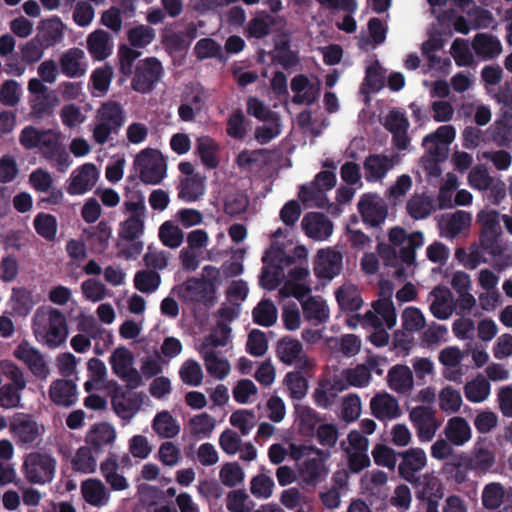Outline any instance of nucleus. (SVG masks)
Wrapping results in <instances>:
<instances>
[{
    "label": "nucleus",
    "instance_id": "nucleus-1",
    "mask_svg": "<svg viewBox=\"0 0 512 512\" xmlns=\"http://www.w3.org/2000/svg\"><path fill=\"white\" fill-rule=\"evenodd\" d=\"M44 315L40 316L36 313L34 326L35 332L43 333L46 344L55 348L63 344L67 338L68 328L64 314L57 309H50L48 313L47 323L40 326V322L44 321Z\"/></svg>",
    "mask_w": 512,
    "mask_h": 512
},
{
    "label": "nucleus",
    "instance_id": "nucleus-2",
    "mask_svg": "<svg viewBox=\"0 0 512 512\" xmlns=\"http://www.w3.org/2000/svg\"><path fill=\"white\" fill-rule=\"evenodd\" d=\"M27 480L32 484H45L53 480L56 460L49 454L33 452L24 461Z\"/></svg>",
    "mask_w": 512,
    "mask_h": 512
},
{
    "label": "nucleus",
    "instance_id": "nucleus-3",
    "mask_svg": "<svg viewBox=\"0 0 512 512\" xmlns=\"http://www.w3.org/2000/svg\"><path fill=\"white\" fill-rule=\"evenodd\" d=\"M162 75L161 62L156 57H148L136 65L131 87L138 93H149L160 81Z\"/></svg>",
    "mask_w": 512,
    "mask_h": 512
},
{
    "label": "nucleus",
    "instance_id": "nucleus-4",
    "mask_svg": "<svg viewBox=\"0 0 512 512\" xmlns=\"http://www.w3.org/2000/svg\"><path fill=\"white\" fill-rule=\"evenodd\" d=\"M135 165L139 168L140 180L145 184H159L166 176V163L153 150L141 151L135 159Z\"/></svg>",
    "mask_w": 512,
    "mask_h": 512
},
{
    "label": "nucleus",
    "instance_id": "nucleus-5",
    "mask_svg": "<svg viewBox=\"0 0 512 512\" xmlns=\"http://www.w3.org/2000/svg\"><path fill=\"white\" fill-rule=\"evenodd\" d=\"M184 303H202L211 306L214 301V288L204 279L188 278L173 289Z\"/></svg>",
    "mask_w": 512,
    "mask_h": 512
},
{
    "label": "nucleus",
    "instance_id": "nucleus-6",
    "mask_svg": "<svg viewBox=\"0 0 512 512\" xmlns=\"http://www.w3.org/2000/svg\"><path fill=\"white\" fill-rule=\"evenodd\" d=\"M471 472L476 476L493 472L496 465L495 449L492 443L478 441L469 454H466Z\"/></svg>",
    "mask_w": 512,
    "mask_h": 512
},
{
    "label": "nucleus",
    "instance_id": "nucleus-7",
    "mask_svg": "<svg viewBox=\"0 0 512 512\" xmlns=\"http://www.w3.org/2000/svg\"><path fill=\"white\" fill-rule=\"evenodd\" d=\"M409 419L421 442L431 441L440 426L435 416V411L429 406L420 405L414 407L409 412Z\"/></svg>",
    "mask_w": 512,
    "mask_h": 512
},
{
    "label": "nucleus",
    "instance_id": "nucleus-8",
    "mask_svg": "<svg viewBox=\"0 0 512 512\" xmlns=\"http://www.w3.org/2000/svg\"><path fill=\"white\" fill-rule=\"evenodd\" d=\"M357 206L363 222L373 227L380 226L387 218V205L377 194H363Z\"/></svg>",
    "mask_w": 512,
    "mask_h": 512
},
{
    "label": "nucleus",
    "instance_id": "nucleus-9",
    "mask_svg": "<svg viewBox=\"0 0 512 512\" xmlns=\"http://www.w3.org/2000/svg\"><path fill=\"white\" fill-rule=\"evenodd\" d=\"M13 354L15 358L25 363L34 376L40 379L47 378L49 368L45 363L43 355L27 341L21 342Z\"/></svg>",
    "mask_w": 512,
    "mask_h": 512
},
{
    "label": "nucleus",
    "instance_id": "nucleus-10",
    "mask_svg": "<svg viewBox=\"0 0 512 512\" xmlns=\"http://www.w3.org/2000/svg\"><path fill=\"white\" fill-rule=\"evenodd\" d=\"M399 457L401 462L398 465V474L407 482L417 478V473L427 465V457L422 448H410L399 452Z\"/></svg>",
    "mask_w": 512,
    "mask_h": 512
},
{
    "label": "nucleus",
    "instance_id": "nucleus-11",
    "mask_svg": "<svg viewBox=\"0 0 512 512\" xmlns=\"http://www.w3.org/2000/svg\"><path fill=\"white\" fill-rule=\"evenodd\" d=\"M10 430L18 444H32L39 436L37 422L30 414L22 412L13 415Z\"/></svg>",
    "mask_w": 512,
    "mask_h": 512
},
{
    "label": "nucleus",
    "instance_id": "nucleus-12",
    "mask_svg": "<svg viewBox=\"0 0 512 512\" xmlns=\"http://www.w3.org/2000/svg\"><path fill=\"white\" fill-rule=\"evenodd\" d=\"M99 177L97 167L93 163H86L76 169L70 177L67 193L70 195H82L91 190Z\"/></svg>",
    "mask_w": 512,
    "mask_h": 512
},
{
    "label": "nucleus",
    "instance_id": "nucleus-13",
    "mask_svg": "<svg viewBox=\"0 0 512 512\" xmlns=\"http://www.w3.org/2000/svg\"><path fill=\"white\" fill-rule=\"evenodd\" d=\"M428 156L421 158L423 167L430 175L437 176L440 174L439 163L445 161L448 156V146L435 140L432 136L427 135L422 142Z\"/></svg>",
    "mask_w": 512,
    "mask_h": 512
},
{
    "label": "nucleus",
    "instance_id": "nucleus-14",
    "mask_svg": "<svg viewBox=\"0 0 512 512\" xmlns=\"http://www.w3.org/2000/svg\"><path fill=\"white\" fill-rule=\"evenodd\" d=\"M59 70L69 78H80L86 74L85 52L77 47L70 48L59 57Z\"/></svg>",
    "mask_w": 512,
    "mask_h": 512
},
{
    "label": "nucleus",
    "instance_id": "nucleus-15",
    "mask_svg": "<svg viewBox=\"0 0 512 512\" xmlns=\"http://www.w3.org/2000/svg\"><path fill=\"white\" fill-rule=\"evenodd\" d=\"M343 256L332 249L320 250L314 265V273L320 279L331 280L342 269Z\"/></svg>",
    "mask_w": 512,
    "mask_h": 512
},
{
    "label": "nucleus",
    "instance_id": "nucleus-16",
    "mask_svg": "<svg viewBox=\"0 0 512 512\" xmlns=\"http://www.w3.org/2000/svg\"><path fill=\"white\" fill-rule=\"evenodd\" d=\"M301 227L305 234L315 240H326L333 232V224L323 213H307L302 221Z\"/></svg>",
    "mask_w": 512,
    "mask_h": 512
},
{
    "label": "nucleus",
    "instance_id": "nucleus-17",
    "mask_svg": "<svg viewBox=\"0 0 512 512\" xmlns=\"http://www.w3.org/2000/svg\"><path fill=\"white\" fill-rule=\"evenodd\" d=\"M410 483L415 489L416 498L421 502L440 500L444 495L442 484L433 473L419 475Z\"/></svg>",
    "mask_w": 512,
    "mask_h": 512
},
{
    "label": "nucleus",
    "instance_id": "nucleus-18",
    "mask_svg": "<svg viewBox=\"0 0 512 512\" xmlns=\"http://www.w3.org/2000/svg\"><path fill=\"white\" fill-rule=\"evenodd\" d=\"M65 25L58 16L41 20L37 26L35 37L47 49L61 43L64 38Z\"/></svg>",
    "mask_w": 512,
    "mask_h": 512
},
{
    "label": "nucleus",
    "instance_id": "nucleus-19",
    "mask_svg": "<svg viewBox=\"0 0 512 512\" xmlns=\"http://www.w3.org/2000/svg\"><path fill=\"white\" fill-rule=\"evenodd\" d=\"M316 456L317 457H307L299 467V475L302 481L308 486H316L328 475V468L325 465V460L328 455Z\"/></svg>",
    "mask_w": 512,
    "mask_h": 512
},
{
    "label": "nucleus",
    "instance_id": "nucleus-20",
    "mask_svg": "<svg viewBox=\"0 0 512 512\" xmlns=\"http://www.w3.org/2000/svg\"><path fill=\"white\" fill-rule=\"evenodd\" d=\"M49 396L56 405L70 407L78 400L77 385L70 379H57L50 385Z\"/></svg>",
    "mask_w": 512,
    "mask_h": 512
},
{
    "label": "nucleus",
    "instance_id": "nucleus-21",
    "mask_svg": "<svg viewBox=\"0 0 512 512\" xmlns=\"http://www.w3.org/2000/svg\"><path fill=\"white\" fill-rule=\"evenodd\" d=\"M116 438V431L112 425L106 422L94 424L86 435L85 441L87 447L95 453H100L103 449L111 445Z\"/></svg>",
    "mask_w": 512,
    "mask_h": 512
},
{
    "label": "nucleus",
    "instance_id": "nucleus-22",
    "mask_svg": "<svg viewBox=\"0 0 512 512\" xmlns=\"http://www.w3.org/2000/svg\"><path fill=\"white\" fill-rule=\"evenodd\" d=\"M372 415L378 420H392L401 415V410L397 399L388 394H377L370 401Z\"/></svg>",
    "mask_w": 512,
    "mask_h": 512
},
{
    "label": "nucleus",
    "instance_id": "nucleus-23",
    "mask_svg": "<svg viewBox=\"0 0 512 512\" xmlns=\"http://www.w3.org/2000/svg\"><path fill=\"white\" fill-rule=\"evenodd\" d=\"M86 47L94 60L103 61L112 54L113 42L107 31L97 29L88 35Z\"/></svg>",
    "mask_w": 512,
    "mask_h": 512
},
{
    "label": "nucleus",
    "instance_id": "nucleus-24",
    "mask_svg": "<svg viewBox=\"0 0 512 512\" xmlns=\"http://www.w3.org/2000/svg\"><path fill=\"white\" fill-rule=\"evenodd\" d=\"M80 488L83 499L91 506L102 507L109 503L110 492L100 479H86Z\"/></svg>",
    "mask_w": 512,
    "mask_h": 512
},
{
    "label": "nucleus",
    "instance_id": "nucleus-25",
    "mask_svg": "<svg viewBox=\"0 0 512 512\" xmlns=\"http://www.w3.org/2000/svg\"><path fill=\"white\" fill-rule=\"evenodd\" d=\"M396 156H394L395 158ZM393 157L390 158L383 154H370L363 163L365 179L368 182L381 180L387 172L394 166Z\"/></svg>",
    "mask_w": 512,
    "mask_h": 512
},
{
    "label": "nucleus",
    "instance_id": "nucleus-26",
    "mask_svg": "<svg viewBox=\"0 0 512 512\" xmlns=\"http://www.w3.org/2000/svg\"><path fill=\"white\" fill-rule=\"evenodd\" d=\"M387 382L391 390L399 394H409L414 384L412 371L406 365H394L388 371Z\"/></svg>",
    "mask_w": 512,
    "mask_h": 512
},
{
    "label": "nucleus",
    "instance_id": "nucleus-27",
    "mask_svg": "<svg viewBox=\"0 0 512 512\" xmlns=\"http://www.w3.org/2000/svg\"><path fill=\"white\" fill-rule=\"evenodd\" d=\"M470 466L466 458V453H458L445 461L442 466V473L447 480L454 481L457 484H463L468 481V472Z\"/></svg>",
    "mask_w": 512,
    "mask_h": 512
},
{
    "label": "nucleus",
    "instance_id": "nucleus-28",
    "mask_svg": "<svg viewBox=\"0 0 512 512\" xmlns=\"http://www.w3.org/2000/svg\"><path fill=\"white\" fill-rule=\"evenodd\" d=\"M83 234L89 243L91 250L96 253L104 252L109 246L112 229L107 221L102 220L96 226L84 229Z\"/></svg>",
    "mask_w": 512,
    "mask_h": 512
},
{
    "label": "nucleus",
    "instance_id": "nucleus-29",
    "mask_svg": "<svg viewBox=\"0 0 512 512\" xmlns=\"http://www.w3.org/2000/svg\"><path fill=\"white\" fill-rule=\"evenodd\" d=\"M472 48L477 56L484 59H494L502 52L499 39L489 33H477L472 41Z\"/></svg>",
    "mask_w": 512,
    "mask_h": 512
},
{
    "label": "nucleus",
    "instance_id": "nucleus-30",
    "mask_svg": "<svg viewBox=\"0 0 512 512\" xmlns=\"http://www.w3.org/2000/svg\"><path fill=\"white\" fill-rule=\"evenodd\" d=\"M298 197L307 208H320L325 209L329 206L325 189L318 187L317 183L313 181L310 184L300 186Z\"/></svg>",
    "mask_w": 512,
    "mask_h": 512
},
{
    "label": "nucleus",
    "instance_id": "nucleus-31",
    "mask_svg": "<svg viewBox=\"0 0 512 512\" xmlns=\"http://www.w3.org/2000/svg\"><path fill=\"white\" fill-rule=\"evenodd\" d=\"M201 354L205 362L207 372L214 378L222 380L230 372V364L227 359L219 358L213 349H208V344L203 343Z\"/></svg>",
    "mask_w": 512,
    "mask_h": 512
},
{
    "label": "nucleus",
    "instance_id": "nucleus-32",
    "mask_svg": "<svg viewBox=\"0 0 512 512\" xmlns=\"http://www.w3.org/2000/svg\"><path fill=\"white\" fill-rule=\"evenodd\" d=\"M447 440L456 446H462L471 438V429L468 422L462 417H453L448 420L444 429Z\"/></svg>",
    "mask_w": 512,
    "mask_h": 512
},
{
    "label": "nucleus",
    "instance_id": "nucleus-33",
    "mask_svg": "<svg viewBox=\"0 0 512 512\" xmlns=\"http://www.w3.org/2000/svg\"><path fill=\"white\" fill-rule=\"evenodd\" d=\"M431 294L435 296L434 301L430 305L432 315L440 320L448 319L453 312L450 305L451 291L447 287L437 286L432 290Z\"/></svg>",
    "mask_w": 512,
    "mask_h": 512
},
{
    "label": "nucleus",
    "instance_id": "nucleus-34",
    "mask_svg": "<svg viewBox=\"0 0 512 512\" xmlns=\"http://www.w3.org/2000/svg\"><path fill=\"white\" fill-rule=\"evenodd\" d=\"M127 181L129 184L125 187V211L133 214H145V197L143 193L137 189L138 182L136 178L130 176Z\"/></svg>",
    "mask_w": 512,
    "mask_h": 512
},
{
    "label": "nucleus",
    "instance_id": "nucleus-35",
    "mask_svg": "<svg viewBox=\"0 0 512 512\" xmlns=\"http://www.w3.org/2000/svg\"><path fill=\"white\" fill-rule=\"evenodd\" d=\"M295 414L298 421L299 431L305 436H312L321 418L319 414L309 406L295 405Z\"/></svg>",
    "mask_w": 512,
    "mask_h": 512
},
{
    "label": "nucleus",
    "instance_id": "nucleus-36",
    "mask_svg": "<svg viewBox=\"0 0 512 512\" xmlns=\"http://www.w3.org/2000/svg\"><path fill=\"white\" fill-rule=\"evenodd\" d=\"M335 297L339 307L345 312H356L363 305L362 297L354 285L340 287Z\"/></svg>",
    "mask_w": 512,
    "mask_h": 512
},
{
    "label": "nucleus",
    "instance_id": "nucleus-37",
    "mask_svg": "<svg viewBox=\"0 0 512 512\" xmlns=\"http://www.w3.org/2000/svg\"><path fill=\"white\" fill-rule=\"evenodd\" d=\"M303 352L302 344L297 340L285 336L277 342L276 353L281 362L292 364L300 358Z\"/></svg>",
    "mask_w": 512,
    "mask_h": 512
},
{
    "label": "nucleus",
    "instance_id": "nucleus-38",
    "mask_svg": "<svg viewBox=\"0 0 512 512\" xmlns=\"http://www.w3.org/2000/svg\"><path fill=\"white\" fill-rule=\"evenodd\" d=\"M406 209L411 218L420 220L427 218L434 210V206L431 197L415 194L407 201Z\"/></svg>",
    "mask_w": 512,
    "mask_h": 512
},
{
    "label": "nucleus",
    "instance_id": "nucleus-39",
    "mask_svg": "<svg viewBox=\"0 0 512 512\" xmlns=\"http://www.w3.org/2000/svg\"><path fill=\"white\" fill-rule=\"evenodd\" d=\"M152 428L162 438H173L180 432V425L168 411L159 412L155 416Z\"/></svg>",
    "mask_w": 512,
    "mask_h": 512
},
{
    "label": "nucleus",
    "instance_id": "nucleus-40",
    "mask_svg": "<svg viewBox=\"0 0 512 512\" xmlns=\"http://www.w3.org/2000/svg\"><path fill=\"white\" fill-rule=\"evenodd\" d=\"M195 28L191 27L186 32H168L163 35V44L171 52L186 50L195 37Z\"/></svg>",
    "mask_w": 512,
    "mask_h": 512
},
{
    "label": "nucleus",
    "instance_id": "nucleus-41",
    "mask_svg": "<svg viewBox=\"0 0 512 512\" xmlns=\"http://www.w3.org/2000/svg\"><path fill=\"white\" fill-rule=\"evenodd\" d=\"M384 285L388 288V298L387 299H379L373 302L372 307L376 314L381 316V318L385 321L388 328H392L396 324V312L395 307L390 299L391 291H392V285L389 281H386L385 283L381 284V289H384Z\"/></svg>",
    "mask_w": 512,
    "mask_h": 512
},
{
    "label": "nucleus",
    "instance_id": "nucleus-42",
    "mask_svg": "<svg viewBox=\"0 0 512 512\" xmlns=\"http://www.w3.org/2000/svg\"><path fill=\"white\" fill-rule=\"evenodd\" d=\"M254 323L270 327L277 320V308L270 299H262L252 311Z\"/></svg>",
    "mask_w": 512,
    "mask_h": 512
},
{
    "label": "nucleus",
    "instance_id": "nucleus-43",
    "mask_svg": "<svg viewBox=\"0 0 512 512\" xmlns=\"http://www.w3.org/2000/svg\"><path fill=\"white\" fill-rule=\"evenodd\" d=\"M179 188L178 197L185 202L196 201L204 194V183L198 175L184 178Z\"/></svg>",
    "mask_w": 512,
    "mask_h": 512
},
{
    "label": "nucleus",
    "instance_id": "nucleus-44",
    "mask_svg": "<svg viewBox=\"0 0 512 512\" xmlns=\"http://www.w3.org/2000/svg\"><path fill=\"white\" fill-rule=\"evenodd\" d=\"M34 229L38 235L47 241H54L57 234V218L48 213H38L33 221Z\"/></svg>",
    "mask_w": 512,
    "mask_h": 512
},
{
    "label": "nucleus",
    "instance_id": "nucleus-45",
    "mask_svg": "<svg viewBox=\"0 0 512 512\" xmlns=\"http://www.w3.org/2000/svg\"><path fill=\"white\" fill-rule=\"evenodd\" d=\"M71 464L74 471L84 474L94 473L97 468V462L92 455V450L87 446L78 448L71 460Z\"/></svg>",
    "mask_w": 512,
    "mask_h": 512
},
{
    "label": "nucleus",
    "instance_id": "nucleus-46",
    "mask_svg": "<svg viewBox=\"0 0 512 512\" xmlns=\"http://www.w3.org/2000/svg\"><path fill=\"white\" fill-rule=\"evenodd\" d=\"M217 150L218 145L213 139L209 137L199 139L197 145L198 155L203 165L208 169H215L219 165Z\"/></svg>",
    "mask_w": 512,
    "mask_h": 512
},
{
    "label": "nucleus",
    "instance_id": "nucleus-47",
    "mask_svg": "<svg viewBox=\"0 0 512 512\" xmlns=\"http://www.w3.org/2000/svg\"><path fill=\"white\" fill-rule=\"evenodd\" d=\"M195 55L198 59L215 58L219 61H225V55L220 44L212 38L200 39L194 47Z\"/></svg>",
    "mask_w": 512,
    "mask_h": 512
},
{
    "label": "nucleus",
    "instance_id": "nucleus-48",
    "mask_svg": "<svg viewBox=\"0 0 512 512\" xmlns=\"http://www.w3.org/2000/svg\"><path fill=\"white\" fill-rule=\"evenodd\" d=\"M145 214H133L122 223L119 232L120 237L126 241H134L138 239L144 232Z\"/></svg>",
    "mask_w": 512,
    "mask_h": 512
},
{
    "label": "nucleus",
    "instance_id": "nucleus-49",
    "mask_svg": "<svg viewBox=\"0 0 512 512\" xmlns=\"http://www.w3.org/2000/svg\"><path fill=\"white\" fill-rule=\"evenodd\" d=\"M254 505L243 489L232 490L226 496V508L229 512H251Z\"/></svg>",
    "mask_w": 512,
    "mask_h": 512
},
{
    "label": "nucleus",
    "instance_id": "nucleus-50",
    "mask_svg": "<svg viewBox=\"0 0 512 512\" xmlns=\"http://www.w3.org/2000/svg\"><path fill=\"white\" fill-rule=\"evenodd\" d=\"M385 79L386 76L378 64L368 66L361 92L363 94L379 92L384 87Z\"/></svg>",
    "mask_w": 512,
    "mask_h": 512
},
{
    "label": "nucleus",
    "instance_id": "nucleus-51",
    "mask_svg": "<svg viewBox=\"0 0 512 512\" xmlns=\"http://www.w3.org/2000/svg\"><path fill=\"white\" fill-rule=\"evenodd\" d=\"M424 244V236L420 231H415L409 234L408 243L401 246L398 253V260L400 259L407 265H413L416 261V249L422 247Z\"/></svg>",
    "mask_w": 512,
    "mask_h": 512
},
{
    "label": "nucleus",
    "instance_id": "nucleus-52",
    "mask_svg": "<svg viewBox=\"0 0 512 512\" xmlns=\"http://www.w3.org/2000/svg\"><path fill=\"white\" fill-rule=\"evenodd\" d=\"M505 496V490L502 484L492 482L487 484L482 491V504L490 510L498 509Z\"/></svg>",
    "mask_w": 512,
    "mask_h": 512
},
{
    "label": "nucleus",
    "instance_id": "nucleus-53",
    "mask_svg": "<svg viewBox=\"0 0 512 512\" xmlns=\"http://www.w3.org/2000/svg\"><path fill=\"white\" fill-rule=\"evenodd\" d=\"M98 118L116 130H118L124 121L121 106L113 101L102 104L98 112Z\"/></svg>",
    "mask_w": 512,
    "mask_h": 512
},
{
    "label": "nucleus",
    "instance_id": "nucleus-54",
    "mask_svg": "<svg viewBox=\"0 0 512 512\" xmlns=\"http://www.w3.org/2000/svg\"><path fill=\"white\" fill-rule=\"evenodd\" d=\"M133 362V353L124 346L116 348L109 358V363L112 367L113 373L116 374L117 376L121 375L122 372L131 368Z\"/></svg>",
    "mask_w": 512,
    "mask_h": 512
},
{
    "label": "nucleus",
    "instance_id": "nucleus-55",
    "mask_svg": "<svg viewBox=\"0 0 512 512\" xmlns=\"http://www.w3.org/2000/svg\"><path fill=\"white\" fill-rule=\"evenodd\" d=\"M33 295L25 288L13 289L12 309L19 316H26L34 307Z\"/></svg>",
    "mask_w": 512,
    "mask_h": 512
},
{
    "label": "nucleus",
    "instance_id": "nucleus-56",
    "mask_svg": "<svg viewBox=\"0 0 512 512\" xmlns=\"http://www.w3.org/2000/svg\"><path fill=\"white\" fill-rule=\"evenodd\" d=\"M372 457L376 465L394 470L399 453L385 444H376L372 449Z\"/></svg>",
    "mask_w": 512,
    "mask_h": 512
},
{
    "label": "nucleus",
    "instance_id": "nucleus-57",
    "mask_svg": "<svg viewBox=\"0 0 512 512\" xmlns=\"http://www.w3.org/2000/svg\"><path fill=\"white\" fill-rule=\"evenodd\" d=\"M160 275L151 270H140L134 276V286L142 293H152L160 285Z\"/></svg>",
    "mask_w": 512,
    "mask_h": 512
},
{
    "label": "nucleus",
    "instance_id": "nucleus-58",
    "mask_svg": "<svg viewBox=\"0 0 512 512\" xmlns=\"http://www.w3.org/2000/svg\"><path fill=\"white\" fill-rule=\"evenodd\" d=\"M159 238L169 248L179 247L184 239L183 231L172 222L166 221L159 228Z\"/></svg>",
    "mask_w": 512,
    "mask_h": 512
},
{
    "label": "nucleus",
    "instance_id": "nucleus-59",
    "mask_svg": "<svg viewBox=\"0 0 512 512\" xmlns=\"http://www.w3.org/2000/svg\"><path fill=\"white\" fill-rule=\"evenodd\" d=\"M285 384L292 399L301 400L306 396L308 381L300 372L287 373Z\"/></svg>",
    "mask_w": 512,
    "mask_h": 512
},
{
    "label": "nucleus",
    "instance_id": "nucleus-60",
    "mask_svg": "<svg viewBox=\"0 0 512 512\" xmlns=\"http://www.w3.org/2000/svg\"><path fill=\"white\" fill-rule=\"evenodd\" d=\"M274 480L266 474H258L250 481V492L258 499L271 497L274 489Z\"/></svg>",
    "mask_w": 512,
    "mask_h": 512
},
{
    "label": "nucleus",
    "instance_id": "nucleus-61",
    "mask_svg": "<svg viewBox=\"0 0 512 512\" xmlns=\"http://www.w3.org/2000/svg\"><path fill=\"white\" fill-rule=\"evenodd\" d=\"M462 404V397L458 390L451 386L444 387L439 393V407L444 412L455 413Z\"/></svg>",
    "mask_w": 512,
    "mask_h": 512
},
{
    "label": "nucleus",
    "instance_id": "nucleus-62",
    "mask_svg": "<svg viewBox=\"0 0 512 512\" xmlns=\"http://www.w3.org/2000/svg\"><path fill=\"white\" fill-rule=\"evenodd\" d=\"M155 37L154 30L146 25H138L128 31L127 38L132 47L144 48L149 45Z\"/></svg>",
    "mask_w": 512,
    "mask_h": 512
},
{
    "label": "nucleus",
    "instance_id": "nucleus-63",
    "mask_svg": "<svg viewBox=\"0 0 512 512\" xmlns=\"http://www.w3.org/2000/svg\"><path fill=\"white\" fill-rule=\"evenodd\" d=\"M490 393V384L487 380H474L464 386L465 397L474 403L484 401Z\"/></svg>",
    "mask_w": 512,
    "mask_h": 512
},
{
    "label": "nucleus",
    "instance_id": "nucleus-64",
    "mask_svg": "<svg viewBox=\"0 0 512 512\" xmlns=\"http://www.w3.org/2000/svg\"><path fill=\"white\" fill-rule=\"evenodd\" d=\"M47 48L34 36L20 47L24 64L33 65L41 60Z\"/></svg>",
    "mask_w": 512,
    "mask_h": 512
}]
</instances>
